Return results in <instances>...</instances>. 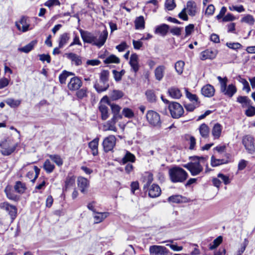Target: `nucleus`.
<instances>
[{
    "instance_id": "nucleus-47",
    "label": "nucleus",
    "mask_w": 255,
    "mask_h": 255,
    "mask_svg": "<svg viewBox=\"0 0 255 255\" xmlns=\"http://www.w3.org/2000/svg\"><path fill=\"white\" fill-rule=\"evenodd\" d=\"M122 115L128 118H132L134 117V114L132 110L128 108H125L122 111Z\"/></svg>"
},
{
    "instance_id": "nucleus-62",
    "label": "nucleus",
    "mask_w": 255,
    "mask_h": 255,
    "mask_svg": "<svg viewBox=\"0 0 255 255\" xmlns=\"http://www.w3.org/2000/svg\"><path fill=\"white\" fill-rule=\"evenodd\" d=\"M39 60L42 62L46 61L48 63H49L51 61V58L48 54H40L39 55Z\"/></svg>"
},
{
    "instance_id": "nucleus-59",
    "label": "nucleus",
    "mask_w": 255,
    "mask_h": 255,
    "mask_svg": "<svg viewBox=\"0 0 255 255\" xmlns=\"http://www.w3.org/2000/svg\"><path fill=\"white\" fill-rule=\"evenodd\" d=\"M226 45L230 48L232 49H238L241 47L242 45L238 42L236 43H226Z\"/></svg>"
},
{
    "instance_id": "nucleus-34",
    "label": "nucleus",
    "mask_w": 255,
    "mask_h": 255,
    "mask_svg": "<svg viewBox=\"0 0 255 255\" xmlns=\"http://www.w3.org/2000/svg\"><path fill=\"white\" fill-rule=\"evenodd\" d=\"M37 42L36 40H33L24 47L19 48L18 50L21 52L27 53L33 48L34 46L36 44Z\"/></svg>"
},
{
    "instance_id": "nucleus-19",
    "label": "nucleus",
    "mask_w": 255,
    "mask_h": 255,
    "mask_svg": "<svg viewBox=\"0 0 255 255\" xmlns=\"http://www.w3.org/2000/svg\"><path fill=\"white\" fill-rule=\"evenodd\" d=\"M78 185L81 192L85 193L87 189L89 186V181L84 177H80L78 178Z\"/></svg>"
},
{
    "instance_id": "nucleus-50",
    "label": "nucleus",
    "mask_w": 255,
    "mask_h": 255,
    "mask_svg": "<svg viewBox=\"0 0 255 255\" xmlns=\"http://www.w3.org/2000/svg\"><path fill=\"white\" fill-rule=\"evenodd\" d=\"M185 138L186 140H189V141H190V142H189L190 146H189V148L190 150L193 149L194 148L195 144H196V139L194 138V137L192 135L187 134V135H185Z\"/></svg>"
},
{
    "instance_id": "nucleus-6",
    "label": "nucleus",
    "mask_w": 255,
    "mask_h": 255,
    "mask_svg": "<svg viewBox=\"0 0 255 255\" xmlns=\"http://www.w3.org/2000/svg\"><path fill=\"white\" fill-rule=\"evenodd\" d=\"M109 71L104 70L101 73L100 76V82L103 84V86L100 85L99 83H96L94 84V88L98 93H101L106 91L109 87Z\"/></svg>"
},
{
    "instance_id": "nucleus-13",
    "label": "nucleus",
    "mask_w": 255,
    "mask_h": 255,
    "mask_svg": "<svg viewBox=\"0 0 255 255\" xmlns=\"http://www.w3.org/2000/svg\"><path fill=\"white\" fill-rule=\"evenodd\" d=\"M149 252L155 255H171V253L164 246L153 245L149 247Z\"/></svg>"
},
{
    "instance_id": "nucleus-20",
    "label": "nucleus",
    "mask_w": 255,
    "mask_h": 255,
    "mask_svg": "<svg viewBox=\"0 0 255 255\" xmlns=\"http://www.w3.org/2000/svg\"><path fill=\"white\" fill-rule=\"evenodd\" d=\"M15 25L17 28L22 32H26L29 29V24L26 22V18L23 16L19 22H16Z\"/></svg>"
},
{
    "instance_id": "nucleus-29",
    "label": "nucleus",
    "mask_w": 255,
    "mask_h": 255,
    "mask_svg": "<svg viewBox=\"0 0 255 255\" xmlns=\"http://www.w3.org/2000/svg\"><path fill=\"white\" fill-rule=\"evenodd\" d=\"M99 138H96L92 141L89 143V147L92 150V154L94 156L97 155L98 153V146Z\"/></svg>"
},
{
    "instance_id": "nucleus-48",
    "label": "nucleus",
    "mask_w": 255,
    "mask_h": 255,
    "mask_svg": "<svg viewBox=\"0 0 255 255\" xmlns=\"http://www.w3.org/2000/svg\"><path fill=\"white\" fill-rule=\"evenodd\" d=\"M145 95L147 100L149 102L152 103L156 101V96L152 90H147L145 93Z\"/></svg>"
},
{
    "instance_id": "nucleus-44",
    "label": "nucleus",
    "mask_w": 255,
    "mask_h": 255,
    "mask_svg": "<svg viewBox=\"0 0 255 255\" xmlns=\"http://www.w3.org/2000/svg\"><path fill=\"white\" fill-rule=\"evenodd\" d=\"M185 63L183 61L180 60L175 64V69L176 72L181 75L183 73Z\"/></svg>"
},
{
    "instance_id": "nucleus-63",
    "label": "nucleus",
    "mask_w": 255,
    "mask_h": 255,
    "mask_svg": "<svg viewBox=\"0 0 255 255\" xmlns=\"http://www.w3.org/2000/svg\"><path fill=\"white\" fill-rule=\"evenodd\" d=\"M222 128H213L212 134L214 138H218L221 135Z\"/></svg>"
},
{
    "instance_id": "nucleus-54",
    "label": "nucleus",
    "mask_w": 255,
    "mask_h": 255,
    "mask_svg": "<svg viewBox=\"0 0 255 255\" xmlns=\"http://www.w3.org/2000/svg\"><path fill=\"white\" fill-rule=\"evenodd\" d=\"M87 90L86 88H82L78 90L76 93V96L79 99H82L87 96Z\"/></svg>"
},
{
    "instance_id": "nucleus-28",
    "label": "nucleus",
    "mask_w": 255,
    "mask_h": 255,
    "mask_svg": "<svg viewBox=\"0 0 255 255\" xmlns=\"http://www.w3.org/2000/svg\"><path fill=\"white\" fill-rule=\"evenodd\" d=\"M165 69V66L160 65L158 66L154 70L155 78L158 81H161L164 76V73Z\"/></svg>"
},
{
    "instance_id": "nucleus-53",
    "label": "nucleus",
    "mask_w": 255,
    "mask_h": 255,
    "mask_svg": "<svg viewBox=\"0 0 255 255\" xmlns=\"http://www.w3.org/2000/svg\"><path fill=\"white\" fill-rule=\"evenodd\" d=\"M185 91L186 96L190 102H196V101H199L197 96L195 94L191 93L188 91L187 88H185Z\"/></svg>"
},
{
    "instance_id": "nucleus-57",
    "label": "nucleus",
    "mask_w": 255,
    "mask_h": 255,
    "mask_svg": "<svg viewBox=\"0 0 255 255\" xmlns=\"http://www.w3.org/2000/svg\"><path fill=\"white\" fill-rule=\"evenodd\" d=\"M182 28L178 27H174L171 28L170 30V32L173 35L179 36L181 35V30Z\"/></svg>"
},
{
    "instance_id": "nucleus-12",
    "label": "nucleus",
    "mask_w": 255,
    "mask_h": 255,
    "mask_svg": "<svg viewBox=\"0 0 255 255\" xmlns=\"http://www.w3.org/2000/svg\"><path fill=\"white\" fill-rule=\"evenodd\" d=\"M146 119L153 126H161V121L159 114L153 111H149L146 114Z\"/></svg>"
},
{
    "instance_id": "nucleus-38",
    "label": "nucleus",
    "mask_w": 255,
    "mask_h": 255,
    "mask_svg": "<svg viewBox=\"0 0 255 255\" xmlns=\"http://www.w3.org/2000/svg\"><path fill=\"white\" fill-rule=\"evenodd\" d=\"M237 102L242 104L243 107L250 106L251 101L247 96H239L237 98Z\"/></svg>"
},
{
    "instance_id": "nucleus-27",
    "label": "nucleus",
    "mask_w": 255,
    "mask_h": 255,
    "mask_svg": "<svg viewBox=\"0 0 255 255\" xmlns=\"http://www.w3.org/2000/svg\"><path fill=\"white\" fill-rule=\"evenodd\" d=\"M4 192L6 195V197L9 200L14 201H17L19 200V196L15 195L14 193L13 190L11 189V187L9 186H7L5 189H4Z\"/></svg>"
},
{
    "instance_id": "nucleus-37",
    "label": "nucleus",
    "mask_w": 255,
    "mask_h": 255,
    "mask_svg": "<svg viewBox=\"0 0 255 255\" xmlns=\"http://www.w3.org/2000/svg\"><path fill=\"white\" fill-rule=\"evenodd\" d=\"M124 95V93L122 91L114 90L111 92L110 97L112 100L115 101L122 98Z\"/></svg>"
},
{
    "instance_id": "nucleus-41",
    "label": "nucleus",
    "mask_w": 255,
    "mask_h": 255,
    "mask_svg": "<svg viewBox=\"0 0 255 255\" xmlns=\"http://www.w3.org/2000/svg\"><path fill=\"white\" fill-rule=\"evenodd\" d=\"M5 103L11 108H14L17 107L20 104L21 100L9 98L5 101Z\"/></svg>"
},
{
    "instance_id": "nucleus-35",
    "label": "nucleus",
    "mask_w": 255,
    "mask_h": 255,
    "mask_svg": "<svg viewBox=\"0 0 255 255\" xmlns=\"http://www.w3.org/2000/svg\"><path fill=\"white\" fill-rule=\"evenodd\" d=\"M191 102V103H185L184 105L185 109L188 112L193 111L195 109L198 107L200 105V102L199 101Z\"/></svg>"
},
{
    "instance_id": "nucleus-16",
    "label": "nucleus",
    "mask_w": 255,
    "mask_h": 255,
    "mask_svg": "<svg viewBox=\"0 0 255 255\" xmlns=\"http://www.w3.org/2000/svg\"><path fill=\"white\" fill-rule=\"evenodd\" d=\"M215 92L214 87L210 84H207L201 89L202 94L206 97L210 98L213 97L215 94Z\"/></svg>"
},
{
    "instance_id": "nucleus-45",
    "label": "nucleus",
    "mask_w": 255,
    "mask_h": 255,
    "mask_svg": "<svg viewBox=\"0 0 255 255\" xmlns=\"http://www.w3.org/2000/svg\"><path fill=\"white\" fill-rule=\"evenodd\" d=\"M183 197L180 195H172L168 197V201L170 202L179 203L182 202Z\"/></svg>"
},
{
    "instance_id": "nucleus-1",
    "label": "nucleus",
    "mask_w": 255,
    "mask_h": 255,
    "mask_svg": "<svg viewBox=\"0 0 255 255\" xmlns=\"http://www.w3.org/2000/svg\"><path fill=\"white\" fill-rule=\"evenodd\" d=\"M79 32L84 43L91 44L98 48H101L105 44L108 36V32L106 27L101 32L98 38L88 31L80 29Z\"/></svg>"
},
{
    "instance_id": "nucleus-4",
    "label": "nucleus",
    "mask_w": 255,
    "mask_h": 255,
    "mask_svg": "<svg viewBox=\"0 0 255 255\" xmlns=\"http://www.w3.org/2000/svg\"><path fill=\"white\" fill-rule=\"evenodd\" d=\"M18 144L17 142L8 137L0 142V152L3 155H9L15 150Z\"/></svg>"
},
{
    "instance_id": "nucleus-40",
    "label": "nucleus",
    "mask_w": 255,
    "mask_h": 255,
    "mask_svg": "<svg viewBox=\"0 0 255 255\" xmlns=\"http://www.w3.org/2000/svg\"><path fill=\"white\" fill-rule=\"evenodd\" d=\"M50 158L54 162L55 164L58 166H61L63 161L62 159L61 158L60 156L57 154H50L48 155Z\"/></svg>"
},
{
    "instance_id": "nucleus-56",
    "label": "nucleus",
    "mask_w": 255,
    "mask_h": 255,
    "mask_svg": "<svg viewBox=\"0 0 255 255\" xmlns=\"http://www.w3.org/2000/svg\"><path fill=\"white\" fill-rule=\"evenodd\" d=\"M44 5L50 8L55 5H60V2L59 0H48L44 3Z\"/></svg>"
},
{
    "instance_id": "nucleus-26",
    "label": "nucleus",
    "mask_w": 255,
    "mask_h": 255,
    "mask_svg": "<svg viewBox=\"0 0 255 255\" xmlns=\"http://www.w3.org/2000/svg\"><path fill=\"white\" fill-rule=\"evenodd\" d=\"M169 95L173 99H178L182 96L180 90L176 87H172L168 90Z\"/></svg>"
},
{
    "instance_id": "nucleus-32",
    "label": "nucleus",
    "mask_w": 255,
    "mask_h": 255,
    "mask_svg": "<svg viewBox=\"0 0 255 255\" xmlns=\"http://www.w3.org/2000/svg\"><path fill=\"white\" fill-rule=\"evenodd\" d=\"M229 162L228 159H217L215 156L212 155L211 157V165L213 167H216L223 164H226Z\"/></svg>"
},
{
    "instance_id": "nucleus-60",
    "label": "nucleus",
    "mask_w": 255,
    "mask_h": 255,
    "mask_svg": "<svg viewBox=\"0 0 255 255\" xmlns=\"http://www.w3.org/2000/svg\"><path fill=\"white\" fill-rule=\"evenodd\" d=\"M194 25L193 24H190L185 27V36H188L193 31Z\"/></svg>"
},
{
    "instance_id": "nucleus-3",
    "label": "nucleus",
    "mask_w": 255,
    "mask_h": 255,
    "mask_svg": "<svg viewBox=\"0 0 255 255\" xmlns=\"http://www.w3.org/2000/svg\"><path fill=\"white\" fill-rule=\"evenodd\" d=\"M169 176L173 183L183 182L188 177V173L183 168L179 166H174L169 169Z\"/></svg>"
},
{
    "instance_id": "nucleus-52",
    "label": "nucleus",
    "mask_w": 255,
    "mask_h": 255,
    "mask_svg": "<svg viewBox=\"0 0 255 255\" xmlns=\"http://www.w3.org/2000/svg\"><path fill=\"white\" fill-rule=\"evenodd\" d=\"M222 242V237L221 236L218 237L214 240L213 244H210L209 249L213 250L216 249Z\"/></svg>"
},
{
    "instance_id": "nucleus-25",
    "label": "nucleus",
    "mask_w": 255,
    "mask_h": 255,
    "mask_svg": "<svg viewBox=\"0 0 255 255\" xmlns=\"http://www.w3.org/2000/svg\"><path fill=\"white\" fill-rule=\"evenodd\" d=\"M70 38L69 33L65 32L61 34L58 39L59 48H63L68 43Z\"/></svg>"
},
{
    "instance_id": "nucleus-39",
    "label": "nucleus",
    "mask_w": 255,
    "mask_h": 255,
    "mask_svg": "<svg viewBox=\"0 0 255 255\" xmlns=\"http://www.w3.org/2000/svg\"><path fill=\"white\" fill-rule=\"evenodd\" d=\"M135 26L136 29H143L144 28V20L143 16L137 17L135 20Z\"/></svg>"
},
{
    "instance_id": "nucleus-36",
    "label": "nucleus",
    "mask_w": 255,
    "mask_h": 255,
    "mask_svg": "<svg viewBox=\"0 0 255 255\" xmlns=\"http://www.w3.org/2000/svg\"><path fill=\"white\" fill-rule=\"evenodd\" d=\"M43 167L47 173H50L54 170L55 165L49 159H46L43 164Z\"/></svg>"
},
{
    "instance_id": "nucleus-46",
    "label": "nucleus",
    "mask_w": 255,
    "mask_h": 255,
    "mask_svg": "<svg viewBox=\"0 0 255 255\" xmlns=\"http://www.w3.org/2000/svg\"><path fill=\"white\" fill-rule=\"evenodd\" d=\"M241 21L253 25L255 22V19L252 15L247 14L242 18Z\"/></svg>"
},
{
    "instance_id": "nucleus-8",
    "label": "nucleus",
    "mask_w": 255,
    "mask_h": 255,
    "mask_svg": "<svg viewBox=\"0 0 255 255\" xmlns=\"http://www.w3.org/2000/svg\"><path fill=\"white\" fill-rule=\"evenodd\" d=\"M109 100L107 96L103 97L99 103V110L103 120H107L110 116Z\"/></svg>"
},
{
    "instance_id": "nucleus-17",
    "label": "nucleus",
    "mask_w": 255,
    "mask_h": 255,
    "mask_svg": "<svg viewBox=\"0 0 255 255\" xmlns=\"http://www.w3.org/2000/svg\"><path fill=\"white\" fill-rule=\"evenodd\" d=\"M129 63L132 70L135 73L137 72L138 71L139 68L138 55H137L136 53L132 54L130 57Z\"/></svg>"
},
{
    "instance_id": "nucleus-21",
    "label": "nucleus",
    "mask_w": 255,
    "mask_h": 255,
    "mask_svg": "<svg viewBox=\"0 0 255 255\" xmlns=\"http://www.w3.org/2000/svg\"><path fill=\"white\" fill-rule=\"evenodd\" d=\"M169 30V26L166 24H162L156 27L154 33L162 36H165Z\"/></svg>"
},
{
    "instance_id": "nucleus-15",
    "label": "nucleus",
    "mask_w": 255,
    "mask_h": 255,
    "mask_svg": "<svg viewBox=\"0 0 255 255\" xmlns=\"http://www.w3.org/2000/svg\"><path fill=\"white\" fill-rule=\"evenodd\" d=\"M82 85L81 80L77 77H73L71 79L70 81L68 84V89L71 91H75L78 90Z\"/></svg>"
},
{
    "instance_id": "nucleus-49",
    "label": "nucleus",
    "mask_w": 255,
    "mask_h": 255,
    "mask_svg": "<svg viewBox=\"0 0 255 255\" xmlns=\"http://www.w3.org/2000/svg\"><path fill=\"white\" fill-rule=\"evenodd\" d=\"M14 190L19 193H22L24 192L25 187L23 184L20 181H17L14 187Z\"/></svg>"
},
{
    "instance_id": "nucleus-55",
    "label": "nucleus",
    "mask_w": 255,
    "mask_h": 255,
    "mask_svg": "<svg viewBox=\"0 0 255 255\" xmlns=\"http://www.w3.org/2000/svg\"><path fill=\"white\" fill-rule=\"evenodd\" d=\"M165 6L168 10H173L176 6L174 0H166L165 3Z\"/></svg>"
},
{
    "instance_id": "nucleus-43",
    "label": "nucleus",
    "mask_w": 255,
    "mask_h": 255,
    "mask_svg": "<svg viewBox=\"0 0 255 255\" xmlns=\"http://www.w3.org/2000/svg\"><path fill=\"white\" fill-rule=\"evenodd\" d=\"M106 64L110 63H119L120 62V59L115 55H111L106 58L104 61Z\"/></svg>"
},
{
    "instance_id": "nucleus-61",
    "label": "nucleus",
    "mask_w": 255,
    "mask_h": 255,
    "mask_svg": "<svg viewBox=\"0 0 255 255\" xmlns=\"http://www.w3.org/2000/svg\"><path fill=\"white\" fill-rule=\"evenodd\" d=\"M248 109L246 111V114L248 117H252L255 115V108L251 106H248Z\"/></svg>"
},
{
    "instance_id": "nucleus-2",
    "label": "nucleus",
    "mask_w": 255,
    "mask_h": 255,
    "mask_svg": "<svg viewBox=\"0 0 255 255\" xmlns=\"http://www.w3.org/2000/svg\"><path fill=\"white\" fill-rule=\"evenodd\" d=\"M190 158L191 162L183 165V167L189 170L192 176L199 175L203 170L201 163H205L208 159V156H194Z\"/></svg>"
},
{
    "instance_id": "nucleus-33",
    "label": "nucleus",
    "mask_w": 255,
    "mask_h": 255,
    "mask_svg": "<svg viewBox=\"0 0 255 255\" xmlns=\"http://www.w3.org/2000/svg\"><path fill=\"white\" fill-rule=\"evenodd\" d=\"M196 4L193 1H188L187 2V7L186 10H187L188 13L190 15L194 16L196 13Z\"/></svg>"
},
{
    "instance_id": "nucleus-58",
    "label": "nucleus",
    "mask_w": 255,
    "mask_h": 255,
    "mask_svg": "<svg viewBox=\"0 0 255 255\" xmlns=\"http://www.w3.org/2000/svg\"><path fill=\"white\" fill-rule=\"evenodd\" d=\"M248 243V240L246 239H245L244 240L243 243L242 244L240 249L238 251L237 254V255H242V254L244 252V251L247 246Z\"/></svg>"
},
{
    "instance_id": "nucleus-24",
    "label": "nucleus",
    "mask_w": 255,
    "mask_h": 255,
    "mask_svg": "<svg viewBox=\"0 0 255 255\" xmlns=\"http://www.w3.org/2000/svg\"><path fill=\"white\" fill-rule=\"evenodd\" d=\"M161 192L159 186L157 184H153L149 189L148 195L151 198H155L160 195Z\"/></svg>"
},
{
    "instance_id": "nucleus-11",
    "label": "nucleus",
    "mask_w": 255,
    "mask_h": 255,
    "mask_svg": "<svg viewBox=\"0 0 255 255\" xmlns=\"http://www.w3.org/2000/svg\"><path fill=\"white\" fill-rule=\"evenodd\" d=\"M0 209L5 211L10 217L11 222H12L17 216V208L7 202L0 203Z\"/></svg>"
},
{
    "instance_id": "nucleus-51",
    "label": "nucleus",
    "mask_w": 255,
    "mask_h": 255,
    "mask_svg": "<svg viewBox=\"0 0 255 255\" xmlns=\"http://www.w3.org/2000/svg\"><path fill=\"white\" fill-rule=\"evenodd\" d=\"M238 79L239 81L242 83V84L243 85L244 87L243 89L244 90H246V91L248 93H249L251 89L249 86V84L248 82V81L245 79L242 78L241 76H239Z\"/></svg>"
},
{
    "instance_id": "nucleus-30",
    "label": "nucleus",
    "mask_w": 255,
    "mask_h": 255,
    "mask_svg": "<svg viewBox=\"0 0 255 255\" xmlns=\"http://www.w3.org/2000/svg\"><path fill=\"white\" fill-rule=\"evenodd\" d=\"M135 160V156L128 151H126V153L122 158L121 163L125 164L128 162H134Z\"/></svg>"
},
{
    "instance_id": "nucleus-5",
    "label": "nucleus",
    "mask_w": 255,
    "mask_h": 255,
    "mask_svg": "<svg viewBox=\"0 0 255 255\" xmlns=\"http://www.w3.org/2000/svg\"><path fill=\"white\" fill-rule=\"evenodd\" d=\"M217 79L220 84V91L229 98H232L237 92V88L233 84H230L227 86L228 79L226 77L222 78L218 76Z\"/></svg>"
},
{
    "instance_id": "nucleus-7",
    "label": "nucleus",
    "mask_w": 255,
    "mask_h": 255,
    "mask_svg": "<svg viewBox=\"0 0 255 255\" xmlns=\"http://www.w3.org/2000/svg\"><path fill=\"white\" fill-rule=\"evenodd\" d=\"M242 142L249 154H255V139L252 135L247 134L243 136Z\"/></svg>"
},
{
    "instance_id": "nucleus-31",
    "label": "nucleus",
    "mask_w": 255,
    "mask_h": 255,
    "mask_svg": "<svg viewBox=\"0 0 255 255\" xmlns=\"http://www.w3.org/2000/svg\"><path fill=\"white\" fill-rule=\"evenodd\" d=\"M95 213L96 214L94 216L95 224L102 222L110 214L109 212H96Z\"/></svg>"
},
{
    "instance_id": "nucleus-10",
    "label": "nucleus",
    "mask_w": 255,
    "mask_h": 255,
    "mask_svg": "<svg viewBox=\"0 0 255 255\" xmlns=\"http://www.w3.org/2000/svg\"><path fill=\"white\" fill-rule=\"evenodd\" d=\"M169 109L172 118L178 119L181 117L184 113L182 106L178 103L173 102L169 105Z\"/></svg>"
},
{
    "instance_id": "nucleus-42",
    "label": "nucleus",
    "mask_w": 255,
    "mask_h": 255,
    "mask_svg": "<svg viewBox=\"0 0 255 255\" xmlns=\"http://www.w3.org/2000/svg\"><path fill=\"white\" fill-rule=\"evenodd\" d=\"M72 72H69L67 71H64L62 74L59 76V82L61 84H63L66 83L67 78L70 75H73Z\"/></svg>"
},
{
    "instance_id": "nucleus-23",
    "label": "nucleus",
    "mask_w": 255,
    "mask_h": 255,
    "mask_svg": "<svg viewBox=\"0 0 255 255\" xmlns=\"http://www.w3.org/2000/svg\"><path fill=\"white\" fill-rule=\"evenodd\" d=\"M216 55V51H213L210 49H207L201 53L200 59L202 60H205L207 59H213L215 58Z\"/></svg>"
},
{
    "instance_id": "nucleus-14",
    "label": "nucleus",
    "mask_w": 255,
    "mask_h": 255,
    "mask_svg": "<svg viewBox=\"0 0 255 255\" xmlns=\"http://www.w3.org/2000/svg\"><path fill=\"white\" fill-rule=\"evenodd\" d=\"M116 139L114 135H110L105 138L103 142L104 150L106 152L112 151L115 146Z\"/></svg>"
},
{
    "instance_id": "nucleus-9",
    "label": "nucleus",
    "mask_w": 255,
    "mask_h": 255,
    "mask_svg": "<svg viewBox=\"0 0 255 255\" xmlns=\"http://www.w3.org/2000/svg\"><path fill=\"white\" fill-rule=\"evenodd\" d=\"M109 106L111 107L113 117L112 119L108 121V128H114L115 124L119 119H122V115L120 114L121 107L117 104L111 103L109 101Z\"/></svg>"
},
{
    "instance_id": "nucleus-22",
    "label": "nucleus",
    "mask_w": 255,
    "mask_h": 255,
    "mask_svg": "<svg viewBox=\"0 0 255 255\" xmlns=\"http://www.w3.org/2000/svg\"><path fill=\"white\" fill-rule=\"evenodd\" d=\"M65 56L72 63H74L76 66L81 65L82 63L81 57L74 53H66Z\"/></svg>"
},
{
    "instance_id": "nucleus-64",
    "label": "nucleus",
    "mask_w": 255,
    "mask_h": 255,
    "mask_svg": "<svg viewBox=\"0 0 255 255\" xmlns=\"http://www.w3.org/2000/svg\"><path fill=\"white\" fill-rule=\"evenodd\" d=\"M215 7L213 4H210L207 7L205 14L208 15H212L215 11Z\"/></svg>"
},
{
    "instance_id": "nucleus-18",
    "label": "nucleus",
    "mask_w": 255,
    "mask_h": 255,
    "mask_svg": "<svg viewBox=\"0 0 255 255\" xmlns=\"http://www.w3.org/2000/svg\"><path fill=\"white\" fill-rule=\"evenodd\" d=\"M75 176L72 174H68L65 181V185L63 188V191H67L75 185Z\"/></svg>"
}]
</instances>
